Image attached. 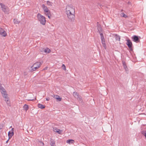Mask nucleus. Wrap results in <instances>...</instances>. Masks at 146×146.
I'll list each match as a JSON object with an SVG mask.
<instances>
[{
    "instance_id": "32",
    "label": "nucleus",
    "mask_w": 146,
    "mask_h": 146,
    "mask_svg": "<svg viewBox=\"0 0 146 146\" xmlns=\"http://www.w3.org/2000/svg\"><path fill=\"white\" fill-rule=\"evenodd\" d=\"M9 139H8V140H7L6 141V143H8V141H9Z\"/></svg>"
},
{
    "instance_id": "3",
    "label": "nucleus",
    "mask_w": 146,
    "mask_h": 146,
    "mask_svg": "<svg viewBox=\"0 0 146 146\" xmlns=\"http://www.w3.org/2000/svg\"><path fill=\"white\" fill-rule=\"evenodd\" d=\"M41 7L44 11V14L47 16L49 19H50L51 16L50 11L48 9V7L44 4H42Z\"/></svg>"
},
{
    "instance_id": "8",
    "label": "nucleus",
    "mask_w": 146,
    "mask_h": 146,
    "mask_svg": "<svg viewBox=\"0 0 146 146\" xmlns=\"http://www.w3.org/2000/svg\"><path fill=\"white\" fill-rule=\"evenodd\" d=\"M14 128H12L11 130V131H9L8 133V136L9 137V140L14 135Z\"/></svg>"
},
{
    "instance_id": "20",
    "label": "nucleus",
    "mask_w": 146,
    "mask_h": 146,
    "mask_svg": "<svg viewBox=\"0 0 146 146\" xmlns=\"http://www.w3.org/2000/svg\"><path fill=\"white\" fill-rule=\"evenodd\" d=\"M14 22L15 23L19 24L20 22V21L17 19H15L14 20Z\"/></svg>"
},
{
    "instance_id": "19",
    "label": "nucleus",
    "mask_w": 146,
    "mask_h": 146,
    "mask_svg": "<svg viewBox=\"0 0 146 146\" xmlns=\"http://www.w3.org/2000/svg\"><path fill=\"white\" fill-rule=\"evenodd\" d=\"M46 4L49 6H52V3L49 1H47L46 2Z\"/></svg>"
},
{
    "instance_id": "28",
    "label": "nucleus",
    "mask_w": 146,
    "mask_h": 146,
    "mask_svg": "<svg viewBox=\"0 0 146 146\" xmlns=\"http://www.w3.org/2000/svg\"><path fill=\"white\" fill-rule=\"evenodd\" d=\"M142 133L144 135V136L145 137V138H146V132H143Z\"/></svg>"
},
{
    "instance_id": "30",
    "label": "nucleus",
    "mask_w": 146,
    "mask_h": 146,
    "mask_svg": "<svg viewBox=\"0 0 146 146\" xmlns=\"http://www.w3.org/2000/svg\"><path fill=\"white\" fill-rule=\"evenodd\" d=\"M50 99L49 98H46V100L47 101H49L50 100Z\"/></svg>"
},
{
    "instance_id": "9",
    "label": "nucleus",
    "mask_w": 146,
    "mask_h": 146,
    "mask_svg": "<svg viewBox=\"0 0 146 146\" xmlns=\"http://www.w3.org/2000/svg\"><path fill=\"white\" fill-rule=\"evenodd\" d=\"M127 41L126 44L127 45L128 47L130 50H132V43L131 40L129 39H127L126 40Z\"/></svg>"
},
{
    "instance_id": "21",
    "label": "nucleus",
    "mask_w": 146,
    "mask_h": 146,
    "mask_svg": "<svg viewBox=\"0 0 146 146\" xmlns=\"http://www.w3.org/2000/svg\"><path fill=\"white\" fill-rule=\"evenodd\" d=\"M73 96L75 97H78V94L76 92H74L73 93Z\"/></svg>"
},
{
    "instance_id": "6",
    "label": "nucleus",
    "mask_w": 146,
    "mask_h": 146,
    "mask_svg": "<svg viewBox=\"0 0 146 146\" xmlns=\"http://www.w3.org/2000/svg\"><path fill=\"white\" fill-rule=\"evenodd\" d=\"M0 5L2 11L5 13H7L9 11L8 8L3 3H0Z\"/></svg>"
},
{
    "instance_id": "14",
    "label": "nucleus",
    "mask_w": 146,
    "mask_h": 146,
    "mask_svg": "<svg viewBox=\"0 0 146 146\" xmlns=\"http://www.w3.org/2000/svg\"><path fill=\"white\" fill-rule=\"evenodd\" d=\"M23 110L26 112L28 110L29 108L28 105L25 104L23 106Z\"/></svg>"
},
{
    "instance_id": "15",
    "label": "nucleus",
    "mask_w": 146,
    "mask_h": 146,
    "mask_svg": "<svg viewBox=\"0 0 146 146\" xmlns=\"http://www.w3.org/2000/svg\"><path fill=\"white\" fill-rule=\"evenodd\" d=\"M74 141L72 139H69L66 141V143L69 144L74 143Z\"/></svg>"
},
{
    "instance_id": "22",
    "label": "nucleus",
    "mask_w": 146,
    "mask_h": 146,
    "mask_svg": "<svg viewBox=\"0 0 146 146\" xmlns=\"http://www.w3.org/2000/svg\"><path fill=\"white\" fill-rule=\"evenodd\" d=\"M116 39L117 40H118L119 41H120V38L119 36H117V35H116Z\"/></svg>"
},
{
    "instance_id": "27",
    "label": "nucleus",
    "mask_w": 146,
    "mask_h": 146,
    "mask_svg": "<svg viewBox=\"0 0 146 146\" xmlns=\"http://www.w3.org/2000/svg\"><path fill=\"white\" fill-rule=\"evenodd\" d=\"M101 40H102V44L103 43H105V39L104 38L103 39H102Z\"/></svg>"
},
{
    "instance_id": "23",
    "label": "nucleus",
    "mask_w": 146,
    "mask_h": 146,
    "mask_svg": "<svg viewBox=\"0 0 146 146\" xmlns=\"http://www.w3.org/2000/svg\"><path fill=\"white\" fill-rule=\"evenodd\" d=\"M62 67L64 70L65 71L66 70V67L64 64H63L62 66Z\"/></svg>"
},
{
    "instance_id": "12",
    "label": "nucleus",
    "mask_w": 146,
    "mask_h": 146,
    "mask_svg": "<svg viewBox=\"0 0 146 146\" xmlns=\"http://www.w3.org/2000/svg\"><path fill=\"white\" fill-rule=\"evenodd\" d=\"M5 100L7 105L9 106H10V102L8 96L4 98Z\"/></svg>"
},
{
    "instance_id": "29",
    "label": "nucleus",
    "mask_w": 146,
    "mask_h": 146,
    "mask_svg": "<svg viewBox=\"0 0 146 146\" xmlns=\"http://www.w3.org/2000/svg\"><path fill=\"white\" fill-rule=\"evenodd\" d=\"M103 46L105 48H106V45L105 43L102 44Z\"/></svg>"
},
{
    "instance_id": "7",
    "label": "nucleus",
    "mask_w": 146,
    "mask_h": 146,
    "mask_svg": "<svg viewBox=\"0 0 146 146\" xmlns=\"http://www.w3.org/2000/svg\"><path fill=\"white\" fill-rule=\"evenodd\" d=\"M0 35L4 37H5L7 36V32L3 29L1 27H0Z\"/></svg>"
},
{
    "instance_id": "31",
    "label": "nucleus",
    "mask_w": 146,
    "mask_h": 146,
    "mask_svg": "<svg viewBox=\"0 0 146 146\" xmlns=\"http://www.w3.org/2000/svg\"><path fill=\"white\" fill-rule=\"evenodd\" d=\"M36 100V98H35V99L30 100H29V101H33V100Z\"/></svg>"
},
{
    "instance_id": "25",
    "label": "nucleus",
    "mask_w": 146,
    "mask_h": 146,
    "mask_svg": "<svg viewBox=\"0 0 146 146\" xmlns=\"http://www.w3.org/2000/svg\"><path fill=\"white\" fill-rule=\"evenodd\" d=\"M121 16L122 17H124L125 18H126L127 17V15H126L124 13H122Z\"/></svg>"
},
{
    "instance_id": "24",
    "label": "nucleus",
    "mask_w": 146,
    "mask_h": 146,
    "mask_svg": "<svg viewBox=\"0 0 146 146\" xmlns=\"http://www.w3.org/2000/svg\"><path fill=\"white\" fill-rule=\"evenodd\" d=\"M100 36H101V39L104 38V37L103 36V34L102 33H101V32H100Z\"/></svg>"
},
{
    "instance_id": "1",
    "label": "nucleus",
    "mask_w": 146,
    "mask_h": 146,
    "mask_svg": "<svg viewBox=\"0 0 146 146\" xmlns=\"http://www.w3.org/2000/svg\"><path fill=\"white\" fill-rule=\"evenodd\" d=\"M65 12L69 20L73 21L75 17V9L72 5H67L66 7Z\"/></svg>"
},
{
    "instance_id": "17",
    "label": "nucleus",
    "mask_w": 146,
    "mask_h": 146,
    "mask_svg": "<svg viewBox=\"0 0 146 146\" xmlns=\"http://www.w3.org/2000/svg\"><path fill=\"white\" fill-rule=\"evenodd\" d=\"M44 52L46 53H49L51 51V50L48 48H46L44 49Z\"/></svg>"
},
{
    "instance_id": "13",
    "label": "nucleus",
    "mask_w": 146,
    "mask_h": 146,
    "mask_svg": "<svg viewBox=\"0 0 146 146\" xmlns=\"http://www.w3.org/2000/svg\"><path fill=\"white\" fill-rule=\"evenodd\" d=\"M132 38L133 39V41L136 42H137L139 40V38L138 36L135 35L133 36Z\"/></svg>"
},
{
    "instance_id": "34",
    "label": "nucleus",
    "mask_w": 146,
    "mask_h": 146,
    "mask_svg": "<svg viewBox=\"0 0 146 146\" xmlns=\"http://www.w3.org/2000/svg\"><path fill=\"white\" fill-rule=\"evenodd\" d=\"M2 127H1V128H0V129H2Z\"/></svg>"
},
{
    "instance_id": "18",
    "label": "nucleus",
    "mask_w": 146,
    "mask_h": 146,
    "mask_svg": "<svg viewBox=\"0 0 146 146\" xmlns=\"http://www.w3.org/2000/svg\"><path fill=\"white\" fill-rule=\"evenodd\" d=\"M38 106L39 108L41 109H43L45 107L44 105H43L40 104H38Z\"/></svg>"
},
{
    "instance_id": "35",
    "label": "nucleus",
    "mask_w": 146,
    "mask_h": 146,
    "mask_svg": "<svg viewBox=\"0 0 146 146\" xmlns=\"http://www.w3.org/2000/svg\"><path fill=\"white\" fill-rule=\"evenodd\" d=\"M42 144L43 145H44V143H42Z\"/></svg>"
},
{
    "instance_id": "5",
    "label": "nucleus",
    "mask_w": 146,
    "mask_h": 146,
    "mask_svg": "<svg viewBox=\"0 0 146 146\" xmlns=\"http://www.w3.org/2000/svg\"><path fill=\"white\" fill-rule=\"evenodd\" d=\"M0 90L2 96L3 98L8 96L7 93L1 84H0Z\"/></svg>"
},
{
    "instance_id": "16",
    "label": "nucleus",
    "mask_w": 146,
    "mask_h": 146,
    "mask_svg": "<svg viewBox=\"0 0 146 146\" xmlns=\"http://www.w3.org/2000/svg\"><path fill=\"white\" fill-rule=\"evenodd\" d=\"M50 144L52 146H56L55 141L54 140L52 139H51L50 140Z\"/></svg>"
},
{
    "instance_id": "4",
    "label": "nucleus",
    "mask_w": 146,
    "mask_h": 146,
    "mask_svg": "<svg viewBox=\"0 0 146 146\" xmlns=\"http://www.w3.org/2000/svg\"><path fill=\"white\" fill-rule=\"evenodd\" d=\"M37 17L38 21L41 24L43 25H45L46 21L44 16L41 15L40 13H38L37 14Z\"/></svg>"
},
{
    "instance_id": "11",
    "label": "nucleus",
    "mask_w": 146,
    "mask_h": 146,
    "mask_svg": "<svg viewBox=\"0 0 146 146\" xmlns=\"http://www.w3.org/2000/svg\"><path fill=\"white\" fill-rule=\"evenodd\" d=\"M53 131L54 132L57 133L59 134H60L62 132V130H60L56 127H54L53 128Z\"/></svg>"
},
{
    "instance_id": "26",
    "label": "nucleus",
    "mask_w": 146,
    "mask_h": 146,
    "mask_svg": "<svg viewBox=\"0 0 146 146\" xmlns=\"http://www.w3.org/2000/svg\"><path fill=\"white\" fill-rule=\"evenodd\" d=\"M98 31L99 32H101L102 31V28L100 27H99L98 28Z\"/></svg>"
},
{
    "instance_id": "33",
    "label": "nucleus",
    "mask_w": 146,
    "mask_h": 146,
    "mask_svg": "<svg viewBox=\"0 0 146 146\" xmlns=\"http://www.w3.org/2000/svg\"><path fill=\"white\" fill-rule=\"evenodd\" d=\"M125 67H126V66H124V67L125 68Z\"/></svg>"
},
{
    "instance_id": "10",
    "label": "nucleus",
    "mask_w": 146,
    "mask_h": 146,
    "mask_svg": "<svg viewBox=\"0 0 146 146\" xmlns=\"http://www.w3.org/2000/svg\"><path fill=\"white\" fill-rule=\"evenodd\" d=\"M53 97L56 99L57 101H61L62 100V98L60 97V96L58 95H55L53 96Z\"/></svg>"
},
{
    "instance_id": "2",
    "label": "nucleus",
    "mask_w": 146,
    "mask_h": 146,
    "mask_svg": "<svg viewBox=\"0 0 146 146\" xmlns=\"http://www.w3.org/2000/svg\"><path fill=\"white\" fill-rule=\"evenodd\" d=\"M42 64L40 62H36L28 67V70L30 72L35 71L41 67Z\"/></svg>"
}]
</instances>
